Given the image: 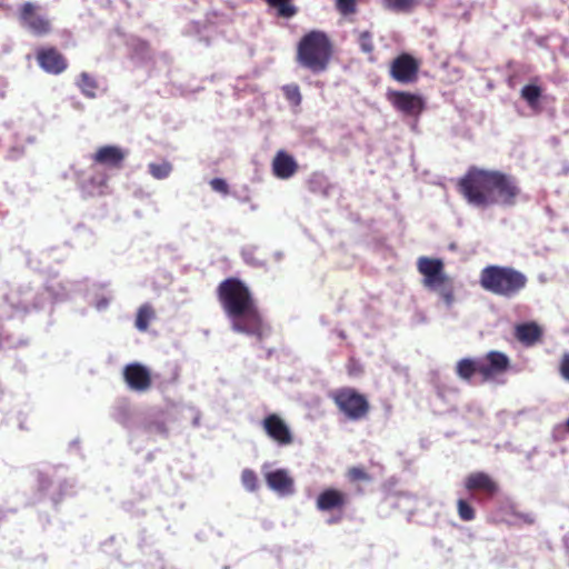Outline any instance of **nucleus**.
Here are the masks:
<instances>
[{"mask_svg": "<svg viewBox=\"0 0 569 569\" xmlns=\"http://www.w3.org/2000/svg\"><path fill=\"white\" fill-rule=\"evenodd\" d=\"M270 7L274 8L278 16L281 18L290 19L298 12L297 7L292 0H266Z\"/></svg>", "mask_w": 569, "mask_h": 569, "instance_id": "nucleus-22", "label": "nucleus"}, {"mask_svg": "<svg viewBox=\"0 0 569 569\" xmlns=\"http://www.w3.org/2000/svg\"><path fill=\"white\" fill-rule=\"evenodd\" d=\"M347 478L350 482L370 481L371 476L362 467H351L347 470Z\"/></svg>", "mask_w": 569, "mask_h": 569, "instance_id": "nucleus-29", "label": "nucleus"}, {"mask_svg": "<svg viewBox=\"0 0 569 569\" xmlns=\"http://www.w3.org/2000/svg\"><path fill=\"white\" fill-rule=\"evenodd\" d=\"M515 515L523 523L532 525L535 522V517L531 513H515Z\"/></svg>", "mask_w": 569, "mask_h": 569, "instance_id": "nucleus-36", "label": "nucleus"}, {"mask_svg": "<svg viewBox=\"0 0 569 569\" xmlns=\"http://www.w3.org/2000/svg\"><path fill=\"white\" fill-rule=\"evenodd\" d=\"M217 297L232 329L248 332L249 288L237 278H228L219 283Z\"/></svg>", "mask_w": 569, "mask_h": 569, "instance_id": "nucleus-2", "label": "nucleus"}, {"mask_svg": "<svg viewBox=\"0 0 569 569\" xmlns=\"http://www.w3.org/2000/svg\"><path fill=\"white\" fill-rule=\"evenodd\" d=\"M154 318V310L149 305H143L139 308L137 318H136V327L140 331H146L149 328L150 321Z\"/></svg>", "mask_w": 569, "mask_h": 569, "instance_id": "nucleus-23", "label": "nucleus"}, {"mask_svg": "<svg viewBox=\"0 0 569 569\" xmlns=\"http://www.w3.org/2000/svg\"><path fill=\"white\" fill-rule=\"evenodd\" d=\"M565 427H569V419L566 421V426Z\"/></svg>", "mask_w": 569, "mask_h": 569, "instance_id": "nucleus-40", "label": "nucleus"}, {"mask_svg": "<svg viewBox=\"0 0 569 569\" xmlns=\"http://www.w3.org/2000/svg\"><path fill=\"white\" fill-rule=\"evenodd\" d=\"M459 190L469 204L482 209L493 204L511 207L520 194L513 177L478 168L469 169L459 182Z\"/></svg>", "mask_w": 569, "mask_h": 569, "instance_id": "nucleus-1", "label": "nucleus"}, {"mask_svg": "<svg viewBox=\"0 0 569 569\" xmlns=\"http://www.w3.org/2000/svg\"><path fill=\"white\" fill-rule=\"evenodd\" d=\"M339 410L351 420L363 418L369 411L367 398L353 388H341L331 393Z\"/></svg>", "mask_w": 569, "mask_h": 569, "instance_id": "nucleus-5", "label": "nucleus"}, {"mask_svg": "<svg viewBox=\"0 0 569 569\" xmlns=\"http://www.w3.org/2000/svg\"><path fill=\"white\" fill-rule=\"evenodd\" d=\"M269 436L281 445H287L291 441L290 429H266Z\"/></svg>", "mask_w": 569, "mask_h": 569, "instance_id": "nucleus-30", "label": "nucleus"}, {"mask_svg": "<svg viewBox=\"0 0 569 569\" xmlns=\"http://www.w3.org/2000/svg\"><path fill=\"white\" fill-rule=\"evenodd\" d=\"M242 480L244 483L249 480V470L244 469L242 471Z\"/></svg>", "mask_w": 569, "mask_h": 569, "instance_id": "nucleus-38", "label": "nucleus"}, {"mask_svg": "<svg viewBox=\"0 0 569 569\" xmlns=\"http://www.w3.org/2000/svg\"><path fill=\"white\" fill-rule=\"evenodd\" d=\"M338 11L343 16H349L356 12V0H336Z\"/></svg>", "mask_w": 569, "mask_h": 569, "instance_id": "nucleus-32", "label": "nucleus"}, {"mask_svg": "<svg viewBox=\"0 0 569 569\" xmlns=\"http://www.w3.org/2000/svg\"><path fill=\"white\" fill-rule=\"evenodd\" d=\"M39 9L36 3L24 2L19 8V21L31 33L42 37L50 33L52 28L50 20L38 13Z\"/></svg>", "mask_w": 569, "mask_h": 569, "instance_id": "nucleus-7", "label": "nucleus"}, {"mask_svg": "<svg viewBox=\"0 0 569 569\" xmlns=\"http://www.w3.org/2000/svg\"><path fill=\"white\" fill-rule=\"evenodd\" d=\"M251 335H256L259 339L267 337L270 332L269 326L263 321L260 313L251 302Z\"/></svg>", "mask_w": 569, "mask_h": 569, "instance_id": "nucleus-21", "label": "nucleus"}, {"mask_svg": "<svg viewBox=\"0 0 569 569\" xmlns=\"http://www.w3.org/2000/svg\"><path fill=\"white\" fill-rule=\"evenodd\" d=\"M210 186H211L212 190H214L219 193H222V194L228 193V183L226 182V180H223L221 178L212 179L210 181Z\"/></svg>", "mask_w": 569, "mask_h": 569, "instance_id": "nucleus-33", "label": "nucleus"}, {"mask_svg": "<svg viewBox=\"0 0 569 569\" xmlns=\"http://www.w3.org/2000/svg\"><path fill=\"white\" fill-rule=\"evenodd\" d=\"M465 488L477 502L492 499L499 491V485L488 473L471 472L465 479Z\"/></svg>", "mask_w": 569, "mask_h": 569, "instance_id": "nucleus-6", "label": "nucleus"}, {"mask_svg": "<svg viewBox=\"0 0 569 569\" xmlns=\"http://www.w3.org/2000/svg\"><path fill=\"white\" fill-rule=\"evenodd\" d=\"M266 482L280 496H290L295 492V481L287 470L277 469L266 473Z\"/></svg>", "mask_w": 569, "mask_h": 569, "instance_id": "nucleus-16", "label": "nucleus"}, {"mask_svg": "<svg viewBox=\"0 0 569 569\" xmlns=\"http://www.w3.org/2000/svg\"><path fill=\"white\" fill-rule=\"evenodd\" d=\"M560 373L563 379L569 381V353H566L561 359Z\"/></svg>", "mask_w": 569, "mask_h": 569, "instance_id": "nucleus-35", "label": "nucleus"}, {"mask_svg": "<svg viewBox=\"0 0 569 569\" xmlns=\"http://www.w3.org/2000/svg\"><path fill=\"white\" fill-rule=\"evenodd\" d=\"M39 67L50 74H61L68 69L67 58L56 47H41L36 52Z\"/></svg>", "mask_w": 569, "mask_h": 569, "instance_id": "nucleus-11", "label": "nucleus"}, {"mask_svg": "<svg viewBox=\"0 0 569 569\" xmlns=\"http://www.w3.org/2000/svg\"><path fill=\"white\" fill-rule=\"evenodd\" d=\"M77 87L87 98H96L99 88L98 81L88 72H81L77 80Z\"/></svg>", "mask_w": 569, "mask_h": 569, "instance_id": "nucleus-20", "label": "nucleus"}, {"mask_svg": "<svg viewBox=\"0 0 569 569\" xmlns=\"http://www.w3.org/2000/svg\"><path fill=\"white\" fill-rule=\"evenodd\" d=\"M419 66L409 54H401L391 64L392 78L401 83H410L416 80Z\"/></svg>", "mask_w": 569, "mask_h": 569, "instance_id": "nucleus-14", "label": "nucleus"}, {"mask_svg": "<svg viewBox=\"0 0 569 569\" xmlns=\"http://www.w3.org/2000/svg\"><path fill=\"white\" fill-rule=\"evenodd\" d=\"M340 519H341V517L335 518V519L330 520V523L338 522Z\"/></svg>", "mask_w": 569, "mask_h": 569, "instance_id": "nucleus-39", "label": "nucleus"}, {"mask_svg": "<svg viewBox=\"0 0 569 569\" xmlns=\"http://www.w3.org/2000/svg\"><path fill=\"white\" fill-rule=\"evenodd\" d=\"M123 379L131 390L144 392L151 388L152 379L147 367L132 362L123 368Z\"/></svg>", "mask_w": 569, "mask_h": 569, "instance_id": "nucleus-12", "label": "nucleus"}, {"mask_svg": "<svg viewBox=\"0 0 569 569\" xmlns=\"http://www.w3.org/2000/svg\"><path fill=\"white\" fill-rule=\"evenodd\" d=\"M385 7L398 11L409 12L417 4V0H383Z\"/></svg>", "mask_w": 569, "mask_h": 569, "instance_id": "nucleus-25", "label": "nucleus"}, {"mask_svg": "<svg viewBox=\"0 0 569 569\" xmlns=\"http://www.w3.org/2000/svg\"><path fill=\"white\" fill-rule=\"evenodd\" d=\"M479 362L478 373L482 381L496 379L505 373L510 366L508 356L500 351H489L485 357L479 358Z\"/></svg>", "mask_w": 569, "mask_h": 569, "instance_id": "nucleus-9", "label": "nucleus"}, {"mask_svg": "<svg viewBox=\"0 0 569 569\" xmlns=\"http://www.w3.org/2000/svg\"><path fill=\"white\" fill-rule=\"evenodd\" d=\"M479 358L477 359H470V358H463L458 361L456 366V373L457 376L465 380L470 381L472 376L475 373H478V367H479Z\"/></svg>", "mask_w": 569, "mask_h": 569, "instance_id": "nucleus-19", "label": "nucleus"}, {"mask_svg": "<svg viewBox=\"0 0 569 569\" xmlns=\"http://www.w3.org/2000/svg\"><path fill=\"white\" fill-rule=\"evenodd\" d=\"M348 505V496L336 488H327L322 490L316 500V507L323 512L339 511L342 512Z\"/></svg>", "mask_w": 569, "mask_h": 569, "instance_id": "nucleus-13", "label": "nucleus"}, {"mask_svg": "<svg viewBox=\"0 0 569 569\" xmlns=\"http://www.w3.org/2000/svg\"><path fill=\"white\" fill-rule=\"evenodd\" d=\"M390 100L406 116L417 117L423 109L421 97L409 92H392Z\"/></svg>", "mask_w": 569, "mask_h": 569, "instance_id": "nucleus-15", "label": "nucleus"}, {"mask_svg": "<svg viewBox=\"0 0 569 569\" xmlns=\"http://www.w3.org/2000/svg\"><path fill=\"white\" fill-rule=\"evenodd\" d=\"M332 56V47L328 36L319 30L306 33L297 47V62L312 73L327 70Z\"/></svg>", "mask_w": 569, "mask_h": 569, "instance_id": "nucleus-4", "label": "nucleus"}, {"mask_svg": "<svg viewBox=\"0 0 569 569\" xmlns=\"http://www.w3.org/2000/svg\"><path fill=\"white\" fill-rule=\"evenodd\" d=\"M458 516L462 521H472L476 518V511L470 502L466 499L457 501Z\"/></svg>", "mask_w": 569, "mask_h": 569, "instance_id": "nucleus-26", "label": "nucleus"}, {"mask_svg": "<svg viewBox=\"0 0 569 569\" xmlns=\"http://www.w3.org/2000/svg\"><path fill=\"white\" fill-rule=\"evenodd\" d=\"M149 173L158 180L166 179L172 171V166L169 161H162L160 163H149Z\"/></svg>", "mask_w": 569, "mask_h": 569, "instance_id": "nucleus-24", "label": "nucleus"}, {"mask_svg": "<svg viewBox=\"0 0 569 569\" xmlns=\"http://www.w3.org/2000/svg\"><path fill=\"white\" fill-rule=\"evenodd\" d=\"M262 427H286V425L277 415H270L263 420Z\"/></svg>", "mask_w": 569, "mask_h": 569, "instance_id": "nucleus-34", "label": "nucleus"}, {"mask_svg": "<svg viewBox=\"0 0 569 569\" xmlns=\"http://www.w3.org/2000/svg\"><path fill=\"white\" fill-rule=\"evenodd\" d=\"M128 150L113 144L99 147L91 156L92 162L110 170H121L128 157Z\"/></svg>", "mask_w": 569, "mask_h": 569, "instance_id": "nucleus-10", "label": "nucleus"}, {"mask_svg": "<svg viewBox=\"0 0 569 569\" xmlns=\"http://www.w3.org/2000/svg\"><path fill=\"white\" fill-rule=\"evenodd\" d=\"M417 268L425 277V286L430 289L437 290L448 280L443 271V262L440 259L420 257L417 262Z\"/></svg>", "mask_w": 569, "mask_h": 569, "instance_id": "nucleus-8", "label": "nucleus"}, {"mask_svg": "<svg viewBox=\"0 0 569 569\" xmlns=\"http://www.w3.org/2000/svg\"><path fill=\"white\" fill-rule=\"evenodd\" d=\"M358 43H359L360 49L365 53H372V51H373L372 34L369 31H363L359 34Z\"/></svg>", "mask_w": 569, "mask_h": 569, "instance_id": "nucleus-31", "label": "nucleus"}, {"mask_svg": "<svg viewBox=\"0 0 569 569\" xmlns=\"http://www.w3.org/2000/svg\"><path fill=\"white\" fill-rule=\"evenodd\" d=\"M541 96V89L535 84H527L521 89V97L529 106H535Z\"/></svg>", "mask_w": 569, "mask_h": 569, "instance_id": "nucleus-27", "label": "nucleus"}, {"mask_svg": "<svg viewBox=\"0 0 569 569\" xmlns=\"http://www.w3.org/2000/svg\"><path fill=\"white\" fill-rule=\"evenodd\" d=\"M441 296L445 300V302L447 303V306H450L453 301V295H452V291L449 290V289H442L441 290Z\"/></svg>", "mask_w": 569, "mask_h": 569, "instance_id": "nucleus-37", "label": "nucleus"}, {"mask_svg": "<svg viewBox=\"0 0 569 569\" xmlns=\"http://www.w3.org/2000/svg\"><path fill=\"white\" fill-rule=\"evenodd\" d=\"M298 171V163L292 156L283 150L276 153L272 160V173L281 180L292 178Z\"/></svg>", "mask_w": 569, "mask_h": 569, "instance_id": "nucleus-17", "label": "nucleus"}, {"mask_svg": "<svg viewBox=\"0 0 569 569\" xmlns=\"http://www.w3.org/2000/svg\"><path fill=\"white\" fill-rule=\"evenodd\" d=\"M542 330L536 322H525L516 326L515 336L525 346H532L541 338Z\"/></svg>", "mask_w": 569, "mask_h": 569, "instance_id": "nucleus-18", "label": "nucleus"}, {"mask_svg": "<svg viewBox=\"0 0 569 569\" xmlns=\"http://www.w3.org/2000/svg\"><path fill=\"white\" fill-rule=\"evenodd\" d=\"M566 431L569 433V429H566Z\"/></svg>", "mask_w": 569, "mask_h": 569, "instance_id": "nucleus-41", "label": "nucleus"}, {"mask_svg": "<svg viewBox=\"0 0 569 569\" xmlns=\"http://www.w3.org/2000/svg\"><path fill=\"white\" fill-rule=\"evenodd\" d=\"M286 99L295 107L301 103L302 97L297 84H287L282 88Z\"/></svg>", "mask_w": 569, "mask_h": 569, "instance_id": "nucleus-28", "label": "nucleus"}, {"mask_svg": "<svg viewBox=\"0 0 569 569\" xmlns=\"http://www.w3.org/2000/svg\"><path fill=\"white\" fill-rule=\"evenodd\" d=\"M479 282L485 290L511 299L526 288L528 278L512 267L490 264L481 270Z\"/></svg>", "mask_w": 569, "mask_h": 569, "instance_id": "nucleus-3", "label": "nucleus"}]
</instances>
